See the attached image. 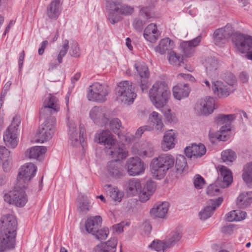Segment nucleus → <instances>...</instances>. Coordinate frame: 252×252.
<instances>
[{
    "label": "nucleus",
    "instance_id": "1",
    "mask_svg": "<svg viewBox=\"0 0 252 252\" xmlns=\"http://www.w3.org/2000/svg\"><path fill=\"white\" fill-rule=\"evenodd\" d=\"M0 252L14 248L17 229V221L10 214L3 215L0 219Z\"/></svg>",
    "mask_w": 252,
    "mask_h": 252
},
{
    "label": "nucleus",
    "instance_id": "2",
    "mask_svg": "<svg viewBox=\"0 0 252 252\" xmlns=\"http://www.w3.org/2000/svg\"><path fill=\"white\" fill-rule=\"evenodd\" d=\"M220 29H222V32L227 38L232 36L233 42L238 51L241 53H247L245 58L252 61V36L237 32L233 34L234 30L230 24Z\"/></svg>",
    "mask_w": 252,
    "mask_h": 252
},
{
    "label": "nucleus",
    "instance_id": "3",
    "mask_svg": "<svg viewBox=\"0 0 252 252\" xmlns=\"http://www.w3.org/2000/svg\"><path fill=\"white\" fill-rule=\"evenodd\" d=\"M175 158L170 154H161L154 158L150 163V168L153 176L157 179L163 178L167 171L173 167Z\"/></svg>",
    "mask_w": 252,
    "mask_h": 252
},
{
    "label": "nucleus",
    "instance_id": "4",
    "mask_svg": "<svg viewBox=\"0 0 252 252\" xmlns=\"http://www.w3.org/2000/svg\"><path fill=\"white\" fill-rule=\"evenodd\" d=\"M218 177L214 184L207 189V193L210 196L218 195L220 193V188L224 189L230 186L233 181L232 173L226 167L221 166L218 171Z\"/></svg>",
    "mask_w": 252,
    "mask_h": 252
},
{
    "label": "nucleus",
    "instance_id": "5",
    "mask_svg": "<svg viewBox=\"0 0 252 252\" xmlns=\"http://www.w3.org/2000/svg\"><path fill=\"white\" fill-rule=\"evenodd\" d=\"M170 91L162 83H155L149 91L150 99L157 108H161L166 105L170 95Z\"/></svg>",
    "mask_w": 252,
    "mask_h": 252
},
{
    "label": "nucleus",
    "instance_id": "6",
    "mask_svg": "<svg viewBox=\"0 0 252 252\" xmlns=\"http://www.w3.org/2000/svg\"><path fill=\"white\" fill-rule=\"evenodd\" d=\"M27 187L26 185H19L16 182L13 190L4 195V200L9 204H13L17 207L24 206L28 201L25 191Z\"/></svg>",
    "mask_w": 252,
    "mask_h": 252
},
{
    "label": "nucleus",
    "instance_id": "7",
    "mask_svg": "<svg viewBox=\"0 0 252 252\" xmlns=\"http://www.w3.org/2000/svg\"><path fill=\"white\" fill-rule=\"evenodd\" d=\"M109 6L110 9L108 10V19L112 24L117 23L122 20L121 15H131L134 11L132 7L120 2L117 4L111 3Z\"/></svg>",
    "mask_w": 252,
    "mask_h": 252
},
{
    "label": "nucleus",
    "instance_id": "8",
    "mask_svg": "<svg viewBox=\"0 0 252 252\" xmlns=\"http://www.w3.org/2000/svg\"><path fill=\"white\" fill-rule=\"evenodd\" d=\"M132 82L124 81L120 82L116 88V94L119 100L125 104H129L136 97Z\"/></svg>",
    "mask_w": 252,
    "mask_h": 252
},
{
    "label": "nucleus",
    "instance_id": "9",
    "mask_svg": "<svg viewBox=\"0 0 252 252\" xmlns=\"http://www.w3.org/2000/svg\"><path fill=\"white\" fill-rule=\"evenodd\" d=\"M56 119L50 116L39 126L36 133L37 142L43 143L52 138L55 131Z\"/></svg>",
    "mask_w": 252,
    "mask_h": 252
},
{
    "label": "nucleus",
    "instance_id": "10",
    "mask_svg": "<svg viewBox=\"0 0 252 252\" xmlns=\"http://www.w3.org/2000/svg\"><path fill=\"white\" fill-rule=\"evenodd\" d=\"M20 124L17 117L13 118L11 125L6 129L3 134V140L5 145L9 148H15L18 144V130Z\"/></svg>",
    "mask_w": 252,
    "mask_h": 252
},
{
    "label": "nucleus",
    "instance_id": "11",
    "mask_svg": "<svg viewBox=\"0 0 252 252\" xmlns=\"http://www.w3.org/2000/svg\"><path fill=\"white\" fill-rule=\"evenodd\" d=\"M108 94L104 86L95 82L89 87L87 97L90 101L104 102Z\"/></svg>",
    "mask_w": 252,
    "mask_h": 252
},
{
    "label": "nucleus",
    "instance_id": "12",
    "mask_svg": "<svg viewBox=\"0 0 252 252\" xmlns=\"http://www.w3.org/2000/svg\"><path fill=\"white\" fill-rule=\"evenodd\" d=\"M37 167L32 163H27L22 166L17 178V183L28 187L31 179L35 176Z\"/></svg>",
    "mask_w": 252,
    "mask_h": 252
},
{
    "label": "nucleus",
    "instance_id": "13",
    "mask_svg": "<svg viewBox=\"0 0 252 252\" xmlns=\"http://www.w3.org/2000/svg\"><path fill=\"white\" fill-rule=\"evenodd\" d=\"M106 171L108 176L115 180L122 179L126 174L122 162L118 160L108 161L106 165Z\"/></svg>",
    "mask_w": 252,
    "mask_h": 252
},
{
    "label": "nucleus",
    "instance_id": "14",
    "mask_svg": "<svg viewBox=\"0 0 252 252\" xmlns=\"http://www.w3.org/2000/svg\"><path fill=\"white\" fill-rule=\"evenodd\" d=\"M60 110L58 99L51 94L47 97L43 103V106L40 111V117H45Z\"/></svg>",
    "mask_w": 252,
    "mask_h": 252
},
{
    "label": "nucleus",
    "instance_id": "15",
    "mask_svg": "<svg viewBox=\"0 0 252 252\" xmlns=\"http://www.w3.org/2000/svg\"><path fill=\"white\" fill-rule=\"evenodd\" d=\"M69 131L68 134L69 139L71 142V144L73 146H76L79 144L84 142L85 138L84 135L86 132L85 128L83 125L79 126V134L76 131V126L74 123H70L68 126Z\"/></svg>",
    "mask_w": 252,
    "mask_h": 252
},
{
    "label": "nucleus",
    "instance_id": "16",
    "mask_svg": "<svg viewBox=\"0 0 252 252\" xmlns=\"http://www.w3.org/2000/svg\"><path fill=\"white\" fill-rule=\"evenodd\" d=\"M126 167L127 172L131 176L139 175L145 170L144 162L137 157L127 159Z\"/></svg>",
    "mask_w": 252,
    "mask_h": 252
},
{
    "label": "nucleus",
    "instance_id": "17",
    "mask_svg": "<svg viewBox=\"0 0 252 252\" xmlns=\"http://www.w3.org/2000/svg\"><path fill=\"white\" fill-rule=\"evenodd\" d=\"M214 109V100L211 97L201 99L195 106V111L200 115H208L213 112Z\"/></svg>",
    "mask_w": 252,
    "mask_h": 252
},
{
    "label": "nucleus",
    "instance_id": "18",
    "mask_svg": "<svg viewBox=\"0 0 252 252\" xmlns=\"http://www.w3.org/2000/svg\"><path fill=\"white\" fill-rule=\"evenodd\" d=\"M223 200L222 197H219L215 199H210L208 201V205L199 213L200 220H205L211 217L215 210L221 205Z\"/></svg>",
    "mask_w": 252,
    "mask_h": 252
},
{
    "label": "nucleus",
    "instance_id": "19",
    "mask_svg": "<svg viewBox=\"0 0 252 252\" xmlns=\"http://www.w3.org/2000/svg\"><path fill=\"white\" fill-rule=\"evenodd\" d=\"M104 107L94 106L90 112V117L96 124L106 125L108 122V119L106 117Z\"/></svg>",
    "mask_w": 252,
    "mask_h": 252
},
{
    "label": "nucleus",
    "instance_id": "20",
    "mask_svg": "<svg viewBox=\"0 0 252 252\" xmlns=\"http://www.w3.org/2000/svg\"><path fill=\"white\" fill-rule=\"evenodd\" d=\"M201 35H198L192 40L184 41L180 44V48L184 55L186 57H191L195 51V47L198 46L201 42Z\"/></svg>",
    "mask_w": 252,
    "mask_h": 252
},
{
    "label": "nucleus",
    "instance_id": "21",
    "mask_svg": "<svg viewBox=\"0 0 252 252\" xmlns=\"http://www.w3.org/2000/svg\"><path fill=\"white\" fill-rule=\"evenodd\" d=\"M105 152L112 158H115L114 160H118V161L126 158L127 156V153L123 146L116 143V140L114 143H112L111 146H108L105 149Z\"/></svg>",
    "mask_w": 252,
    "mask_h": 252
},
{
    "label": "nucleus",
    "instance_id": "22",
    "mask_svg": "<svg viewBox=\"0 0 252 252\" xmlns=\"http://www.w3.org/2000/svg\"><path fill=\"white\" fill-rule=\"evenodd\" d=\"M206 152L205 146L202 144L198 145L193 144L190 147H187L185 150V153L189 158L192 157L198 158L202 157Z\"/></svg>",
    "mask_w": 252,
    "mask_h": 252
},
{
    "label": "nucleus",
    "instance_id": "23",
    "mask_svg": "<svg viewBox=\"0 0 252 252\" xmlns=\"http://www.w3.org/2000/svg\"><path fill=\"white\" fill-rule=\"evenodd\" d=\"M102 221V219L100 216L88 218L85 223L86 230L88 233L94 235L96 230L101 226Z\"/></svg>",
    "mask_w": 252,
    "mask_h": 252
},
{
    "label": "nucleus",
    "instance_id": "24",
    "mask_svg": "<svg viewBox=\"0 0 252 252\" xmlns=\"http://www.w3.org/2000/svg\"><path fill=\"white\" fill-rule=\"evenodd\" d=\"M190 89L188 84H178L173 88V94L174 98L180 100L187 97Z\"/></svg>",
    "mask_w": 252,
    "mask_h": 252
},
{
    "label": "nucleus",
    "instance_id": "25",
    "mask_svg": "<svg viewBox=\"0 0 252 252\" xmlns=\"http://www.w3.org/2000/svg\"><path fill=\"white\" fill-rule=\"evenodd\" d=\"M117 245V239L111 238L106 242H101L95 248V252H116Z\"/></svg>",
    "mask_w": 252,
    "mask_h": 252
},
{
    "label": "nucleus",
    "instance_id": "26",
    "mask_svg": "<svg viewBox=\"0 0 252 252\" xmlns=\"http://www.w3.org/2000/svg\"><path fill=\"white\" fill-rule=\"evenodd\" d=\"M169 204L167 202H162L156 204L151 209L150 213L155 218H164L168 212Z\"/></svg>",
    "mask_w": 252,
    "mask_h": 252
},
{
    "label": "nucleus",
    "instance_id": "27",
    "mask_svg": "<svg viewBox=\"0 0 252 252\" xmlns=\"http://www.w3.org/2000/svg\"><path fill=\"white\" fill-rule=\"evenodd\" d=\"M61 12L60 0H53L47 7L46 14L51 19L56 20Z\"/></svg>",
    "mask_w": 252,
    "mask_h": 252
},
{
    "label": "nucleus",
    "instance_id": "28",
    "mask_svg": "<svg viewBox=\"0 0 252 252\" xmlns=\"http://www.w3.org/2000/svg\"><path fill=\"white\" fill-rule=\"evenodd\" d=\"M156 185L152 181H148L140 193V201L145 202L147 201L156 190Z\"/></svg>",
    "mask_w": 252,
    "mask_h": 252
},
{
    "label": "nucleus",
    "instance_id": "29",
    "mask_svg": "<svg viewBox=\"0 0 252 252\" xmlns=\"http://www.w3.org/2000/svg\"><path fill=\"white\" fill-rule=\"evenodd\" d=\"M176 134L173 130L167 131L165 133L161 142V148L164 151H167L174 147Z\"/></svg>",
    "mask_w": 252,
    "mask_h": 252
},
{
    "label": "nucleus",
    "instance_id": "30",
    "mask_svg": "<svg viewBox=\"0 0 252 252\" xmlns=\"http://www.w3.org/2000/svg\"><path fill=\"white\" fill-rule=\"evenodd\" d=\"M174 46V42L169 38H165L162 39L158 45L155 48V51L157 52L162 55L166 52L169 54L172 51Z\"/></svg>",
    "mask_w": 252,
    "mask_h": 252
},
{
    "label": "nucleus",
    "instance_id": "31",
    "mask_svg": "<svg viewBox=\"0 0 252 252\" xmlns=\"http://www.w3.org/2000/svg\"><path fill=\"white\" fill-rule=\"evenodd\" d=\"M137 145H134L132 148V151L135 154H137L142 158L152 157L154 155L152 145L148 142L143 144V148L141 150L137 148Z\"/></svg>",
    "mask_w": 252,
    "mask_h": 252
},
{
    "label": "nucleus",
    "instance_id": "32",
    "mask_svg": "<svg viewBox=\"0 0 252 252\" xmlns=\"http://www.w3.org/2000/svg\"><path fill=\"white\" fill-rule=\"evenodd\" d=\"M212 90L219 97H227L231 93L229 87L225 86L221 81H216L213 83Z\"/></svg>",
    "mask_w": 252,
    "mask_h": 252
},
{
    "label": "nucleus",
    "instance_id": "33",
    "mask_svg": "<svg viewBox=\"0 0 252 252\" xmlns=\"http://www.w3.org/2000/svg\"><path fill=\"white\" fill-rule=\"evenodd\" d=\"M207 74L210 76H214L217 74L219 67L218 61L214 57L208 58L204 63Z\"/></svg>",
    "mask_w": 252,
    "mask_h": 252
},
{
    "label": "nucleus",
    "instance_id": "34",
    "mask_svg": "<svg viewBox=\"0 0 252 252\" xmlns=\"http://www.w3.org/2000/svg\"><path fill=\"white\" fill-rule=\"evenodd\" d=\"M97 137L98 143L103 144L105 146V149L111 146L112 143H114L116 140L113 138L111 132L108 130H102L98 134L97 136H96V138Z\"/></svg>",
    "mask_w": 252,
    "mask_h": 252
},
{
    "label": "nucleus",
    "instance_id": "35",
    "mask_svg": "<svg viewBox=\"0 0 252 252\" xmlns=\"http://www.w3.org/2000/svg\"><path fill=\"white\" fill-rule=\"evenodd\" d=\"M252 203V191L243 192L237 197V205L240 208L244 209Z\"/></svg>",
    "mask_w": 252,
    "mask_h": 252
},
{
    "label": "nucleus",
    "instance_id": "36",
    "mask_svg": "<svg viewBox=\"0 0 252 252\" xmlns=\"http://www.w3.org/2000/svg\"><path fill=\"white\" fill-rule=\"evenodd\" d=\"M47 151V148L44 146H33L28 149L25 155L30 158L37 159L42 156Z\"/></svg>",
    "mask_w": 252,
    "mask_h": 252
},
{
    "label": "nucleus",
    "instance_id": "37",
    "mask_svg": "<svg viewBox=\"0 0 252 252\" xmlns=\"http://www.w3.org/2000/svg\"><path fill=\"white\" fill-rule=\"evenodd\" d=\"M230 126L229 125L225 124L224 126H222L220 130L216 133L210 132L209 136L212 142L213 138H216L220 141H225L227 140V136L225 133L230 131Z\"/></svg>",
    "mask_w": 252,
    "mask_h": 252
},
{
    "label": "nucleus",
    "instance_id": "38",
    "mask_svg": "<svg viewBox=\"0 0 252 252\" xmlns=\"http://www.w3.org/2000/svg\"><path fill=\"white\" fill-rule=\"evenodd\" d=\"M141 189L142 187L138 179H132L129 181L126 187V190L129 195L134 196L139 194L140 196Z\"/></svg>",
    "mask_w": 252,
    "mask_h": 252
},
{
    "label": "nucleus",
    "instance_id": "39",
    "mask_svg": "<svg viewBox=\"0 0 252 252\" xmlns=\"http://www.w3.org/2000/svg\"><path fill=\"white\" fill-rule=\"evenodd\" d=\"M176 172L178 174H184L187 173L188 166L186 158L183 155H178L176 158L175 163Z\"/></svg>",
    "mask_w": 252,
    "mask_h": 252
},
{
    "label": "nucleus",
    "instance_id": "40",
    "mask_svg": "<svg viewBox=\"0 0 252 252\" xmlns=\"http://www.w3.org/2000/svg\"><path fill=\"white\" fill-rule=\"evenodd\" d=\"M149 121L152 123L153 126H155L156 129L159 131H163V124L161 116L157 112L154 111L149 117Z\"/></svg>",
    "mask_w": 252,
    "mask_h": 252
},
{
    "label": "nucleus",
    "instance_id": "41",
    "mask_svg": "<svg viewBox=\"0 0 252 252\" xmlns=\"http://www.w3.org/2000/svg\"><path fill=\"white\" fill-rule=\"evenodd\" d=\"M242 178L248 187L252 188V162L244 166Z\"/></svg>",
    "mask_w": 252,
    "mask_h": 252
},
{
    "label": "nucleus",
    "instance_id": "42",
    "mask_svg": "<svg viewBox=\"0 0 252 252\" xmlns=\"http://www.w3.org/2000/svg\"><path fill=\"white\" fill-rule=\"evenodd\" d=\"M105 189H109L110 197L115 201L120 202L124 196V193L119 190L117 187H112L111 185H106L104 186Z\"/></svg>",
    "mask_w": 252,
    "mask_h": 252
},
{
    "label": "nucleus",
    "instance_id": "43",
    "mask_svg": "<svg viewBox=\"0 0 252 252\" xmlns=\"http://www.w3.org/2000/svg\"><path fill=\"white\" fill-rule=\"evenodd\" d=\"M182 237V233L178 230L171 232L169 235L167 240L166 241V247L168 248L173 247L180 240Z\"/></svg>",
    "mask_w": 252,
    "mask_h": 252
},
{
    "label": "nucleus",
    "instance_id": "44",
    "mask_svg": "<svg viewBox=\"0 0 252 252\" xmlns=\"http://www.w3.org/2000/svg\"><path fill=\"white\" fill-rule=\"evenodd\" d=\"M78 201L79 203L78 207L80 212L86 214L90 210L91 207V202L87 196L84 195L79 196L78 199Z\"/></svg>",
    "mask_w": 252,
    "mask_h": 252
},
{
    "label": "nucleus",
    "instance_id": "45",
    "mask_svg": "<svg viewBox=\"0 0 252 252\" xmlns=\"http://www.w3.org/2000/svg\"><path fill=\"white\" fill-rule=\"evenodd\" d=\"M134 66L141 78H149L150 72L147 66L145 63L136 62Z\"/></svg>",
    "mask_w": 252,
    "mask_h": 252
},
{
    "label": "nucleus",
    "instance_id": "46",
    "mask_svg": "<svg viewBox=\"0 0 252 252\" xmlns=\"http://www.w3.org/2000/svg\"><path fill=\"white\" fill-rule=\"evenodd\" d=\"M221 158L224 162L230 165L236 159V154L232 150H226L221 153Z\"/></svg>",
    "mask_w": 252,
    "mask_h": 252
},
{
    "label": "nucleus",
    "instance_id": "47",
    "mask_svg": "<svg viewBox=\"0 0 252 252\" xmlns=\"http://www.w3.org/2000/svg\"><path fill=\"white\" fill-rule=\"evenodd\" d=\"M236 118L235 114H220L218 116L215 121L218 124H227L230 123Z\"/></svg>",
    "mask_w": 252,
    "mask_h": 252
},
{
    "label": "nucleus",
    "instance_id": "48",
    "mask_svg": "<svg viewBox=\"0 0 252 252\" xmlns=\"http://www.w3.org/2000/svg\"><path fill=\"white\" fill-rule=\"evenodd\" d=\"M152 249L158 252H164L165 249L169 248L166 247V242L159 240H154L149 246Z\"/></svg>",
    "mask_w": 252,
    "mask_h": 252
},
{
    "label": "nucleus",
    "instance_id": "49",
    "mask_svg": "<svg viewBox=\"0 0 252 252\" xmlns=\"http://www.w3.org/2000/svg\"><path fill=\"white\" fill-rule=\"evenodd\" d=\"M168 60L169 63L173 65H181V63H183V57L177 55V54L172 51L169 52Z\"/></svg>",
    "mask_w": 252,
    "mask_h": 252
},
{
    "label": "nucleus",
    "instance_id": "50",
    "mask_svg": "<svg viewBox=\"0 0 252 252\" xmlns=\"http://www.w3.org/2000/svg\"><path fill=\"white\" fill-rule=\"evenodd\" d=\"M69 48V41L68 40L65 39L63 41V46L62 49L60 50L59 54L58 56V61L59 63L63 62V58L66 54Z\"/></svg>",
    "mask_w": 252,
    "mask_h": 252
},
{
    "label": "nucleus",
    "instance_id": "51",
    "mask_svg": "<svg viewBox=\"0 0 252 252\" xmlns=\"http://www.w3.org/2000/svg\"><path fill=\"white\" fill-rule=\"evenodd\" d=\"M109 234V229L107 227H104L102 229H97L94 235L97 239L101 240L106 239Z\"/></svg>",
    "mask_w": 252,
    "mask_h": 252
},
{
    "label": "nucleus",
    "instance_id": "52",
    "mask_svg": "<svg viewBox=\"0 0 252 252\" xmlns=\"http://www.w3.org/2000/svg\"><path fill=\"white\" fill-rule=\"evenodd\" d=\"M109 126L114 132L119 134V130L121 127V121L118 118H114L110 122Z\"/></svg>",
    "mask_w": 252,
    "mask_h": 252
},
{
    "label": "nucleus",
    "instance_id": "53",
    "mask_svg": "<svg viewBox=\"0 0 252 252\" xmlns=\"http://www.w3.org/2000/svg\"><path fill=\"white\" fill-rule=\"evenodd\" d=\"M69 54L74 58H77L80 56V49L79 45L75 41H73L71 44Z\"/></svg>",
    "mask_w": 252,
    "mask_h": 252
},
{
    "label": "nucleus",
    "instance_id": "54",
    "mask_svg": "<svg viewBox=\"0 0 252 252\" xmlns=\"http://www.w3.org/2000/svg\"><path fill=\"white\" fill-rule=\"evenodd\" d=\"M214 37L216 42H220L228 39L227 37H225L224 32H222V29H221L215 31L214 33Z\"/></svg>",
    "mask_w": 252,
    "mask_h": 252
},
{
    "label": "nucleus",
    "instance_id": "55",
    "mask_svg": "<svg viewBox=\"0 0 252 252\" xmlns=\"http://www.w3.org/2000/svg\"><path fill=\"white\" fill-rule=\"evenodd\" d=\"M193 184L196 189H200L203 187L205 180L200 175H196L194 177Z\"/></svg>",
    "mask_w": 252,
    "mask_h": 252
},
{
    "label": "nucleus",
    "instance_id": "56",
    "mask_svg": "<svg viewBox=\"0 0 252 252\" xmlns=\"http://www.w3.org/2000/svg\"><path fill=\"white\" fill-rule=\"evenodd\" d=\"M159 33V32L157 29L156 24L151 23L149 24L144 30V33L152 34L156 33Z\"/></svg>",
    "mask_w": 252,
    "mask_h": 252
},
{
    "label": "nucleus",
    "instance_id": "57",
    "mask_svg": "<svg viewBox=\"0 0 252 252\" xmlns=\"http://www.w3.org/2000/svg\"><path fill=\"white\" fill-rule=\"evenodd\" d=\"M160 33H156L152 34L143 33V36L146 40L151 42L154 43L158 39Z\"/></svg>",
    "mask_w": 252,
    "mask_h": 252
},
{
    "label": "nucleus",
    "instance_id": "58",
    "mask_svg": "<svg viewBox=\"0 0 252 252\" xmlns=\"http://www.w3.org/2000/svg\"><path fill=\"white\" fill-rule=\"evenodd\" d=\"M153 129V126H144L138 128L135 132V136L136 137H140L142 134L145 131H151Z\"/></svg>",
    "mask_w": 252,
    "mask_h": 252
},
{
    "label": "nucleus",
    "instance_id": "59",
    "mask_svg": "<svg viewBox=\"0 0 252 252\" xmlns=\"http://www.w3.org/2000/svg\"><path fill=\"white\" fill-rule=\"evenodd\" d=\"M10 154V151H8L5 147L0 146V163L4 158H8Z\"/></svg>",
    "mask_w": 252,
    "mask_h": 252
},
{
    "label": "nucleus",
    "instance_id": "60",
    "mask_svg": "<svg viewBox=\"0 0 252 252\" xmlns=\"http://www.w3.org/2000/svg\"><path fill=\"white\" fill-rule=\"evenodd\" d=\"M140 88L143 92L147 91L149 87L148 78H143L141 80Z\"/></svg>",
    "mask_w": 252,
    "mask_h": 252
},
{
    "label": "nucleus",
    "instance_id": "61",
    "mask_svg": "<svg viewBox=\"0 0 252 252\" xmlns=\"http://www.w3.org/2000/svg\"><path fill=\"white\" fill-rule=\"evenodd\" d=\"M236 215V221H240L245 219L247 213L240 210H235Z\"/></svg>",
    "mask_w": 252,
    "mask_h": 252
},
{
    "label": "nucleus",
    "instance_id": "62",
    "mask_svg": "<svg viewBox=\"0 0 252 252\" xmlns=\"http://www.w3.org/2000/svg\"><path fill=\"white\" fill-rule=\"evenodd\" d=\"M233 224L224 226L221 228V231L225 234L231 235L233 232Z\"/></svg>",
    "mask_w": 252,
    "mask_h": 252
},
{
    "label": "nucleus",
    "instance_id": "63",
    "mask_svg": "<svg viewBox=\"0 0 252 252\" xmlns=\"http://www.w3.org/2000/svg\"><path fill=\"white\" fill-rule=\"evenodd\" d=\"M235 211L233 210L227 213L225 216V220L227 221L232 222L236 221Z\"/></svg>",
    "mask_w": 252,
    "mask_h": 252
},
{
    "label": "nucleus",
    "instance_id": "64",
    "mask_svg": "<svg viewBox=\"0 0 252 252\" xmlns=\"http://www.w3.org/2000/svg\"><path fill=\"white\" fill-rule=\"evenodd\" d=\"M2 167L3 169V170L5 172H7L10 169V160L9 158H4L3 160H2Z\"/></svg>",
    "mask_w": 252,
    "mask_h": 252
}]
</instances>
